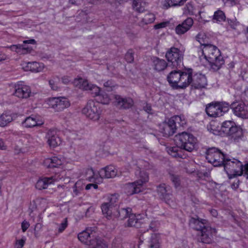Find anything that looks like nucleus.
<instances>
[{"label": "nucleus", "instance_id": "f257e3e1", "mask_svg": "<svg viewBox=\"0 0 248 248\" xmlns=\"http://www.w3.org/2000/svg\"><path fill=\"white\" fill-rule=\"evenodd\" d=\"M202 54L203 58L200 57L201 61L204 59L214 71L219 70L224 63L220 50L215 46L211 44L205 45L202 49Z\"/></svg>", "mask_w": 248, "mask_h": 248}, {"label": "nucleus", "instance_id": "f03ea898", "mask_svg": "<svg viewBox=\"0 0 248 248\" xmlns=\"http://www.w3.org/2000/svg\"><path fill=\"white\" fill-rule=\"evenodd\" d=\"M174 142L180 149L191 152L195 148L196 139L192 135L183 132L175 136Z\"/></svg>", "mask_w": 248, "mask_h": 248}, {"label": "nucleus", "instance_id": "7ed1b4c3", "mask_svg": "<svg viewBox=\"0 0 248 248\" xmlns=\"http://www.w3.org/2000/svg\"><path fill=\"white\" fill-rule=\"evenodd\" d=\"M223 166L230 179L243 174V165L236 159L227 158Z\"/></svg>", "mask_w": 248, "mask_h": 248}, {"label": "nucleus", "instance_id": "20e7f679", "mask_svg": "<svg viewBox=\"0 0 248 248\" xmlns=\"http://www.w3.org/2000/svg\"><path fill=\"white\" fill-rule=\"evenodd\" d=\"M230 107L229 103L226 102L211 103L206 106L205 111L210 117H220L229 110Z\"/></svg>", "mask_w": 248, "mask_h": 248}, {"label": "nucleus", "instance_id": "39448f33", "mask_svg": "<svg viewBox=\"0 0 248 248\" xmlns=\"http://www.w3.org/2000/svg\"><path fill=\"white\" fill-rule=\"evenodd\" d=\"M206 159L208 162L214 166L217 167L224 166L227 158L220 150L215 147H212L207 150Z\"/></svg>", "mask_w": 248, "mask_h": 248}, {"label": "nucleus", "instance_id": "423d86ee", "mask_svg": "<svg viewBox=\"0 0 248 248\" xmlns=\"http://www.w3.org/2000/svg\"><path fill=\"white\" fill-rule=\"evenodd\" d=\"M82 112L88 119L96 122L100 119L102 110L98 103L90 100L82 109Z\"/></svg>", "mask_w": 248, "mask_h": 248}, {"label": "nucleus", "instance_id": "0eeeda50", "mask_svg": "<svg viewBox=\"0 0 248 248\" xmlns=\"http://www.w3.org/2000/svg\"><path fill=\"white\" fill-rule=\"evenodd\" d=\"M165 56L173 66L177 67L182 63L184 54L179 49L172 47L167 51Z\"/></svg>", "mask_w": 248, "mask_h": 248}, {"label": "nucleus", "instance_id": "6e6552de", "mask_svg": "<svg viewBox=\"0 0 248 248\" xmlns=\"http://www.w3.org/2000/svg\"><path fill=\"white\" fill-rule=\"evenodd\" d=\"M75 85L83 90L89 91L93 96H97L100 93V88L95 84L89 83L85 79L79 78L74 81Z\"/></svg>", "mask_w": 248, "mask_h": 248}, {"label": "nucleus", "instance_id": "1a4fd4ad", "mask_svg": "<svg viewBox=\"0 0 248 248\" xmlns=\"http://www.w3.org/2000/svg\"><path fill=\"white\" fill-rule=\"evenodd\" d=\"M48 106L56 111H61L68 108L70 103L68 99L63 97H53L47 101Z\"/></svg>", "mask_w": 248, "mask_h": 248}, {"label": "nucleus", "instance_id": "9d476101", "mask_svg": "<svg viewBox=\"0 0 248 248\" xmlns=\"http://www.w3.org/2000/svg\"><path fill=\"white\" fill-rule=\"evenodd\" d=\"M13 94L19 99H27L31 95V89L30 86L22 81H19L14 85Z\"/></svg>", "mask_w": 248, "mask_h": 248}, {"label": "nucleus", "instance_id": "9b49d317", "mask_svg": "<svg viewBox=\"0 0 248 248\" xmlns=\"http://www.w3.org/2000/svg\"><path fill=\"white\" fill-rule=\"evenodd\" d=\"M230 106L235 115L242 119H248V109L244 103L233 102Z\"/></svg>", "mask_w": 248, "mask_h": 248}, {"label": "nucleus", "instance_id": "f8f14e48", "mask_svg": "<svg viewBox=\"0 0 248 248\" xmlns=\"http://www.w3.org/2000/svg\"><path fill=\"white\" fill-rule=\"evenodd\" d=\"M221 131L226 135L231 136L238 133H242L241 129L237 127L235 123L232 121H227L223 123Z\"/></svg>", "mask_w": 248, "mask_h": 248}, {"label": "nucleus", "instance_id": "ddd939ff", "mask_svg": "<svg viewBox=\"0 0 248 248\" xmlns=\"http://www.w3.org/2000/svg\"><path fill=\"white\" fill-rule=\"evenodd\" d=\"M115 105L121 109H127L132 107L134 102L132 99L129 97H122L119 95H114Z\"/></svg>", "mask_w": 248, "mask_h": 248}, {"label": "nucleus", "instance_id": "4468645a", "mask_svg": "<svg viewBox=\"0 0 248 248\" xmlns=\"http://www.w3.org/2000/svg\"><path fill=\"white\" fill-rule=\"evenodd\" d=\"M193 25L192 18L188 17L181 23L177 25L175 29V33L178 35H182L188 31Z\"/></svg>", "mask_w": 248, "mask_h": 248}, {"label": "nucleus", "instance_id": "2eb2a0df", "mask_svg": "<svg viewBox=\"0 0 248 248\" xmlns=\"http://www.w3.org/2000/svg\"><path fill=\"white\" fill-rule=\"evenodd\" d=\"M22 65L24 70L34 73L41 72L45 68V65L43 63L36 62H24Z\"/></svg>", "mask_w": 248, "mask_h": 248}, {"label": "nucleus", "instance_id": "dca6fc26", "mask_svg": "<svg viewBox=\"0 0 248 248\" xmlns=\"http://www.w3.org/2000/svg\"><path fill=\"white\" fill-rule=\"evenodd\" d=\"M216 233L215 229L209 226L204 227L201 231V241L204 243H210L214 235Z\"/></svg>", "mask_w": 248, "mask_h": 248}, {"label": "nucleus", "instance_id": "f3484780", "mask_svg": "<svg viewBox=\"0 0 248 248\" xmlns=\"http://www.w3.org/2000/svg\"><path fill=\"white\" fill-rule=\"evenodd\" d=\"M172 122L169 119L161 125V132L165 137L171 136L176 132L177 126L174 125Z\"/></svg>", "mask_w": 248, "mask_h": 248}, {"label": "nucleus", "instance_id": "a211bd4d", "mask_svg": "<svg viewBox=\"0 0 248 248\" xmlns=\"http://www.w3.org/2000/svg\"><path fill=\"white\" fill-rule=\"evenodd\" d=\"M99 174L101 178H113L117 175V170L113 166H108L101 169L99 171Z\"/></svg>", "mask_w": 248, "mask_h": 248}, {"label": "nucleus", "instance_id": "6ab92c4d", "mask_svg": "<svg viewBox=\"0 0 248 248\" xmlns=\"http://www.w3.org/2000/svg\"><path fill=\"white\" fill-rule=\"evenodd\" d=\"M207 85L206 77L202 75H196L192 77L191 86L194 89H201L205 88Z\"/></svg>", "mask_w": 248, "mask_h": 248}, {"label": "nucleus", "instance_id": "aec40b11", "mask_svg": "<svg viewBox=\"0 0 248 248\" xmlns=\"http://www.w3.org/2000/svg\"><path fill=\"white\" fill-rule=\"evenodd\" d=\"M47 142L51 147H55L61 144L62 141L55 130H49L47 133Z\"/></svg>", "mask_w": 248, "mask_h": 248}, {"label": "nucleus", "instance_id": "412c9836", "mask_svg": "<svg viewBox=\"0 0 248 248\" xmlns=\"http://www.w3.org/2000/svg\"><path fill=\"white\" fill-rule=\"evenodd\" d=\"M177 89H184L192 84V76L191 73L182 72Z\"/></svg>", "mask_w": 248, "mask_h": 248}, {"label": "nucleus", "instance_id": "4be33fe9", "mask_svg": "<svg viewBox=\"0 0 248 248\" xmlns=\"http://www.w3.org/2000/svg\"><path fill=\"white\" fill-rule=\"evenodd\" d=\"M182 73L179 70H174L168 76V81L173 88L177 89Z\"/></svg>", "mask_w": 248, "mask_h": 248}, {"label": "nucleus", "instance_id": "5701e85b", "mask_svg": "<svg viewBox=\"0 0 248 248\" xmlns=\"http://www.w3.org/2000/svg\"><path fill=\"white\" fill-rule=\"evenodd\" d=\"M16 114L5 111L0 115V126L4 127L16 119Z\"/></svg>", "mask_w": 248, "mask_h": 248}, {"label": "nucleus", "instance_id": "b1692460", "mask_svg": "<svg viewBox=\"0 0 248 248\" xmlns=\"http://www.w3.org/2000/svg\"><path fill=\"white\" fill-rule=\"evenodd\" d=\"M132 209L129 207L125 208H121L119 209H115L113 211V217L118 218L119 219L123 220L128 217L130 214H131Z\"/></svg>", "mask_w": 248, "mask_h": 248}, {"label": "nucleus", "instance_id": "393cba45", "mask_svg": "<svg viewBox=\"0 0 248 248\" xmlns=\"http://www.w3.org/2000/svg\"><path fill=\"white\" fill-rule=\"evenodd\" d=\"M43 122L39 120L38 117L35 116H29L27 117L22 123L23 125L27 128L33 127L36 126L41 125L43 124Z\"/></svg>", "mask_w": 248, "mask_h": 248}, {"label": "nucleus", "instance_id": "a878e982", "mask_svg": "<svg viewBox=\"0 0 248 248\" xmlns=\"http://www.w3.org/2000/svg\"><path fill=\"white\" fill-rule=\"evenodd\" d=\"M58 178L55 177H45L39 179L36 183L35 186L36 188L41 190L46 188L48 185L51 184L53 182L57 181Z\"/></svg>", "mask_w": 248, "mask_h": 248}, {"label": "nucleus", "instance_id": "bb28decb", "mask_svg": "<svg viewBox=\"0 0 248 248\" xmlns=\"http://www.w3.org/2000/svg\"><path fill=\"white\" fill-rule=\"evenodd\" d=\"M78 239L82 243L89 245L92 238H94L91 231L89 229H86L82 231L78 234Z\"/></svg>", "mask_w": 248, "mask_h": 248}, {"label": "nucleus", "instance_id": "cd10ccee", "mask_svg": "<svg viewBox=\"0 0 248 248\" xmlns=\"http://www.w3.org/2000/svg\"><path fill=\"white\" fill-rule=\"evenodd\" d=\"M62 161L58 157L46 158L44 161V165L48 168H55L61 166Z\"/></svg>", "mask_w": 248, "mask_h": 248}, {"label": "nucleus", "instance_id": "c85d7f7f", "mask_svg": "<svg viewBox=\"0 0 248 248\" xmlns=\"http://www.w3.org/2000/svg\"><path fill=\"white\" fill-rule=\"evenodd\" d=\"M152 62L154 68L157 71H163L167 66V63L164 60L160 59L157 57H154Z\"/></svg>", "mask_w": 248, "mask_h": 248}, {"label": "nucleus", "instance_id": "c756f323", "mask_svg": "<svg viewBox=\"0 0 248 248\" xmlns=\"http://www.w3.org/2000/svg\"><path fill=\"white\" fill-rule=\"evenodd\" d=\"M135 181L126 185V189L127 194L133 195L142 191L143 189L141 188V185L138 184Z\"/></svg>", "mask_w": 248, "mask_h": 248}, {"label": "nucleus", "instance_id": "7c9ffc66", "mask_svg": "<svg viewBox=\"0 0 248 248\" xmlns=\"http://www.w3.org/2000/svg\"><path fill=\"white\" fill-rule=\"evenodd\" d=\"M101 208L102 213L106 218L108 219L113 218V211H115L116 208H114L109 203L107 202L102 204Z\"/></svg>", "mask_w": 248, "mask_h": 248}, {"label": "nucleus", "instance_id": "2f4dec72", "mask_svg": "<svg viewBox=\"0 0 248 248\" xmlns=\"http://www.w3.org/2000/svg\"><path fill=\"white\" fill-rule=\"evenodd\" d=\"M89 248H107L108 245L103 240L99 237L92 239L89 244Z\"/></svg>", "mask_w": 248, "mask_h": 248}, {"label": "nucleus", "instance_id": "473e14b6", "mask_svg": "<svg viewBox=\"0 0 248 248\" xmlns=\"http://www.w3.org/2000/svg\"><path fill=\"white\" fill-rule=\"evenodd\" d=\"M86 174L87 175V179L91 182H100L102 179L99 176V171L95 172L92 168L87 170Z\"/></svg>", "mask_w": 248, "mask_h": 248}, {"label": "nucleus", "instance_id": "72a5a7b5", "mask_svg": "<svg viewBox=\"0 0 248 248\" xmlns=\"http://www.w3.org/2000/svg\"><path fill=\"white\" fill-rule=\"evenodd\" d=\"M206 220H200L199 219L192 218L190 220V224L195 230L201 231L204 227H206L204 225Z\"/></svg>", "mask_w": 248, "mask_h": 248}, {"label": "nucleus", "instance_id": "f704fd0d", "mask_svg": "<svg viewBox=\"0 0 248 248\" xmlns=\"http://www.w3.org/2000/svg\"><path fill=\"white\" fill-rule=\"evenodd\" d=\"M170 120L173 122L174 125L178 124L179 126L184 127L186 124V120L184 115H175L171 117Z\"/></svg>", "mask_w": 248, "mask_h": 248}, {"label": "nucleus", "instance_id": "c9c22d12", "mask_svg": "<svg viewBox=\"0 0 248 248\" xmlns=\"http://www.w3.org/2000/svg\"><path fill=\"white\" fill-rule=\"evenodd\" d=\"M167 152L169 155L174 157H182L181 150L180 147H166Z\"/></svg>", "mask_w": 248, "mask_h": 248}, {"label": "nucleus", "instance_id": "e433bc0d", "mask_svg": "<svg viewBox=\"0 0 248 248\" xmlns=\"http://www.w3.org/2000/svg\"><path fill=\"white\" fill-rule=\"evenodd\" d=\"M146 2L143 0H134L133 2V8L139 13L143 12L145 10Z\"/></svg>", "mask_w": 248, "mask_h": 248}, {"label": "nucleus", "instance_id": "4c0bfd02", "mask_svg": "<svg viewBox=\"0 0 248 248\" xmlns=\"http://www.w3.org/2000/svg\"><path fill=\"white\" fill-rule=\"evenodd\" d=\"M129 218L127 223V226L128 227H139L140 223L139 220L136 217V215L133 214H130L128 217Z\"/></svg>", "mask_w": 248, "mask_h": 248}, {"label": "nucleus", "instance_id": "58836bf2", "mask_svg": "<svg viewBox=\"0 0 248 248\" xmlns=\"http://www.w3.org/2000/svg\"><path fill=\"white\" fill-rule=\"evenodd\" d=\"M148 181L149 176L148 173L144 171H141L140 172L139 180L135 182H138V184H140L141 185V188L143 189V185L148 182Z\"/></svg>", "mask_w": 248, "mask_h": 248}, {"label": "nucleus", "instance_id": "ea45409f", "mask_svg": "<svg viewBox=\"0 0 248 248\" xmlns=\"http://www.w3.org/2000/svg\"><path fill=\"white\" fill-rule=\"evenodd\" d=\"M149 248H159L160 242L159 237L156 234H154L151 236V239L149 242Z\"/></svg>", "mask_w": 248, "mask_h": 248}, {"label": "nucleus", "instance_id": "a19ab883", "mask_svg": "<svg viewBox=\"0 0 248 248\" xmlns=\"http://www.w3.org/2000/svg\"><path fill=\"white\" fill-rule=\"evenodd\" d=\"M186 0H166L163 6L166 9L170 6H176L183 5Z\"/></svg>", "mask_w": 248, "mask_h": 248}, {"label": "nucleus", "instance_id": "79ce46f5", "mask_svg": "<svg viewBox=\"0 0 248 248\" xmlns=\"http://www.w3.org/2000/svg\"><path fill=\"white\" fill-rule=\"evenodd\" d=\"M226 16L224 12L218 10L215 12L213 20L214 22H222L225 21Z\"/></svg>", "mask_w": 248, "mask_h": 248}, {"label": "nucleus", "instance_id": "37998d69", "mask_svg": "<svg viewBox=\"0 0 248 248\" xmlns=\"http://www.w3.org/2000/svg\"><path fill=\"white\" fill-rule=\"evenodd\" d=\"M97 100L101 104L108 105L109 103L110 99L107 93H100L99 95L97 96Z\"/></svg>", "mask_w": 248, "mask_h": 248}, {"label": "nucleus", "instance_id": "c03bdc74", "mask_svg": "<svg viewBox=\"0 0 248 248\" xmlns=\"http://www.w3.org/2000/svg\"><path fill=\"white\" fill-rule=\"evenodd\" d=\"M155 20V16L151 13L146 14L142 19V22L144 24L153 23Z\"/></svg>", "mask_w": 248, "mask_h": 248}, {"label": "nucleus", "instance_id": "a18cd8bd", "mask_svg": "<svg viewBox=\"0 0 248 248\" xmlns=\"http://www.w3.org/2000/svg\"><path fill=\"white\" fill-rule=\"evenodd\" d=\"M157 192L160 196L165 199L169 197V195L167 193V190L164 185H160L157 187Z\"/></svg>", "mask_w": 248, "mask_h": 248}, {"label": "nucleus", "instance_id": "49530a36", "mask_svg": "<svg viewBox=\"0 0 248 248\" xmlns=\"http://www.w3.org/2000/svg\"><path fill=\"white\" fill-rule=\"evenodd\" d=\"M115 86V83L112 80H108L104 83V86L108 91H112Z\"/></svg>", "mask_w": 248, "mask_h": 248}, {"label": "nucleus", "instance_id": "de8ad7c7", "mask_svg": "<svg viewBox=\"0 0 248 248\" xmlns=\"http://www.w3.org/2000/svg\"><path fill=\"white\" fill-rule=\"evenodd\" d=\"M59 81L58 77H53L49 81V85L51 89L53 90H57L58 89V83Z\"/></svg>", "mask_w": 248, "mask_h": 248}, {"label": "nucleus", "instance_id": "09e8293b", "mask_svg": "<svg viewBox=\"0 0 248 248\" xmlns=\"http://www.w3.org/2000/svg\"><path fill=\"white\" fill-rule=\"evenodd\" d=\"M206 36L204 33L200 32L196 36L197 40L202 45L204 46L205 45L207 44H205V39Z\"/></svg>", "mask_w": 248, "mask_h": 248}, {"label": "nucleus", "instance_id": "8fccbe9b", "mask_svg": "<svg viewBox=\"0 0 248 248\" xmlns=\"http://www.w3.org/2000/svg\"><path fill=\"white\" fill-rule=\"evenodd\" d=\"M35 43H36V42H35V40H34V39H30V40H25V41H23V44H22L23 47L29 48L27 50H26V51H25L26 54L31 52L32 49L31 47L29 46H27L26 45V44H35Z\"/></svg>", "mask_w": 248, "mask_h": 248}, {"label": "nucleus", "instance_id": "3c124183", "mask_svg": "<svg viewBox=\"0 0 248 248\" xmlns=\"http://www.w3.org/2000/svg\"><path fill=\"white\" fill-rule=\"evenodd\" d=\"M193 11L194 7L191 3H188L184 8V12L186 14L193 15Z\"/></svg>", "mask_w": 248, "mask_h": 248}, {"label": "nucleus", "instance_id": "603ef678", "mask_svg": "<svg viewBox=\"0 0 248 248\" xmlns=\"http://www.w3.org/2000/svg\"><path fill=\"white\" fill-rule=\"evenodd\" d=\"M108 201L109 202L108 203L114 208H116V206L114 205V204L118 201V196L116 195H112L108 198Z\"/></svg>", "mask_w": 248, "mask_h": 248}, {"label": "nucleus", "instance_id": "864d4df0", "mask_svg": "<svg viewBox=\"0 0 248 248\" xmlns=\"http://www.w3.org/2000/svg\"><path fill=\"white\" fill-rule=\"evenodd\" d=\"M125 59L128 62H132L134 61V55L132 50H129L125 56Z\"/></svg>", "mask_w": 248, "mask_h": 248}, {"label": "nucleus", "instance_id": "5fc2aeb1", "mask_svg": "<svg viewBox=\"0 0 248 248\" xmlns=\"http://www.w3.org/2000/svg\"><path fill=\"white\" fill-rule=\"evenodd\" d=\"M170 179L176 187H177L180 186V180L177 176H175L174 175H170Z\"/></svg>", "mask_w": 248, "mask_h": 248}, {"label": "nucleus", "instance_id": "6e6d98bb", "mask_svg": "<svg viewBox=\"0 0 248 248\" xmlns=\"http://www.w3.org/2000/svg\"><path fill=\"white\" fill-rule=\"evenodd\" d=\"M26 138L28 140V142L31 143L35 144L38 142L37 140V136H32L30 135L26 136Z\"/></svg>", "mask_w": 248, "mask_h": 248}, {"label": "nucleus", "instance_id": "4d7b16f0", "mask_svg": "<svg viewBox=\"0 0 248 248\" xmlns=\"http://www.w3.org/2000/svg\"><path fill=\"white\" fill-rule=\"evenodd\" d=\"M29 49L28 48L23 47L22 44H18L17 45V53L19 54H26V50Z\"/></svg>", "mask_w": 248, "mask_h": 248}, {"label": "nucleus", "instance_id": "13d9d810", "mask_svg": "<svg viewBox=\"0 0 248 248\" xmlns=\"http://www.w3.org/2000/svg\"><path fill=\"white\" fill-rule=\"evenodd\" d=\"M25 243L24 239L17 240L16 242L15 248H22Z\"/></svg>", "mask_w": 248, "mask_h": 248}, {"label": "nucleus", "instance_id": "bf43d9fd", "mask_svg": "<svg viewBox=\"0 0 248 248\" xmlns=\"http://www.w3.org/2000/svg\"><path fill=\"white\" fill-rule=\"evenodd\" d=\"M67 226V219L65 218L64 220L60 224L58 230L60 232H62L65 229Z\"/></svg>", "mask_w": 248, "mask_h": 248}, {"label": "nucleus", "instance_id": "052dcab7", "mask_svg": "<svg viewBox=\"0 0 248 248\" xmlns=\"http://www.w3.org/2000/svg\"><path fill=\"white\" fill-rule=\"evenodd\" d=\"M241 98L248 105V88L246 89L241 94Z\"/></svg>", "mask_w": 248, "mask_h": 248}, {"label": "nucleus", "instance_id": "680f3d73", "mask_svg": "<svg viewBox=\"0 0 248 248\" xmlns=\"http://www.w3.org/2000/svg\"><path fill=\"white\" fill-rule=\"evenodd\" d=\"M169 24V22H163L155 25L154 28L159 29L166 27Z\"/></svg>", "mask_w": 248, "mask_h": 248}, {"label": "nucleus", "instance_id": "e2e57ef3", "mask_svg": "<svg viewBox=\"0 0 248 248\" xmlns=\"http://www.w3.org/2000/svg\"><path fill=\"white\" fill-rule=\"evenodd\" d=\"M158 224L159 223L157 221H154L151 222L149 226L150 229L153 232L155 231Z\"/></svg>", "mask_w": 248, "mask_h": 248}, {"label": "nucleus", "instance_id": "0e129e2a", "mask_svg": "<svg viewBox=\"0 0 248 248\" xmlns=\"http://www.w3.org/2000/svg\"><path fill=\"white\" fill-rule=\"evenodd\" d=\"M29 226H30V224L28 221H27L26 220H24V221H23L21 224V228H22V231L23 232H25L28 229Z\"/></svg>", "mask_w": 248, "mask_h": 248}, {"label": "nucleus", "instance_id": "69168bd1", "mask_svg": "<svg viewBox=\"0 0 248 248\" xmlns=\"http://www.w3.org/2000/svg\"><path fill=\"white\" fill-rule=\"evenodd\" d=\"M14 152L15 154L18 155L20 153H23L24 150L19 146L16 145L14 148Z\"/></svg>", "mask_w": 248, "mask_h": 248}, {"label": "nucleus", "instance_id": "338daca9", "mask_svg": "<svg viewBox=\"0 0 248 248\" xmlns=\"http://www.w3.org/2000/svg\"><path fill=\"white\" fill-rule=\"evenodd\" d=\"M243 171L242 175H244L247 179H248V163L243 166Z\"/></svg>", "mask_w": 248, "mask_h": 248}, {"label": "nucleus", "instance_id": "774afa93", "mask_svg": "<svg viewBox=\"0 0 248 248\" xmlns=\"http://www.w3.org/2000/svg\"><path fill=\"white\" fill-rule=\"evenodd\" d=\"M92 187L94 189H97L98 188V185L96 184H89L86 185L85 189L86 190H89Z\"/></svg>", "mask_w": 248, "mask_h": 248}]
</instances>
